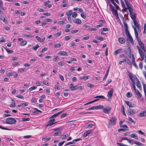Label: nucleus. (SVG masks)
Listing matches in <instances>:
<instances>
[{"instance_id": "61", "label": "nucleus", "mask_w": 146, "mask_h": 146, "mask_svg": "<svg viewBox=\"0 0 146 146\" xmlns=\"http://www.w3.org/2000/svg\"><path fill=\"white\" fill-rule=\"evenodd\" d=\"M41 83H41V82H40V81H38L36 82V84L37 86H39L40 85Z\"/></svg>"}, {"instance_id": "11", "label": "nucleus", "mask_w": 146, "mask_h": 146, "mask_svg": "<svg viewBox=\"0 0 146 146\" xmlns=\"http://www.w3.org/2000/svg\"><path fill=\"white\" fill-rule=\"evenodd\" d=\"M118 40L119 42L121 44H123L124 43L125 41V39L123 37H120L119 38Z\"/></svg>"}, {"instance_id": "46", "label": "nucleus", "mask_w": 146, "mask_h": 146, "mask_svg": "<svg viewBox=\"0 0 146 146\" xmlns=\"http://www.w3.org/2000/svg\"><path fill=\"white\" fill-rule=\"evenodd\" d=\"M117 144L120 146H127V145H124L123 143H117Z\"/></svg>"}, {"instance_id": "51", "label": "nucleus", "mask_w": 146, "mask_h": 146, "mask_svg": "<svg viewBox=\"0 0 146 146\" xmlns=\"http://www.w3.org/2000/svg\"><path fill=\"white\" fill-rule=\"evenodd\" d=\"M139 66L140 67V68L142 69L143 68V63L142 62V61H141L139 62Z\"/></svg>"}, {"instance_id": "25", "label": "nucleus", "mask_w": 146, "mask_h": 146, "mask_svg": "<svg viewBox=\"0 0 146 146\" xmlns=\"http://www.w3.org/2000/svg\"><path fill=\"white\" fill-rule=\"evenodd\" d=\"M39 46L38 44H36L35 46L32 47V49L35 51H36L38 48L39 47Z\"/></svg>"}, {"instance_id": "36", "label": "nucleus", "mask_w": 146, "mask_h": 146, "mask_svg": "<svg viewBox=\"0 0 146 146\" xmlns=\"http://www.w3.org/2000/svg\"><path fill=\"white\" fill-rule=\"evenodd\" d=\"M109 6L110 7V9H111V11H114V10H115L114 7L112 5H111V3H110Z\"/></svg>"}, {"instance_id": "44", "label": "nucleus", "mask_w": 146, "mask_h": 146, "mask_svg": "<svg viewBox=\"0 0 146 146\" xmlns=\"http://www.w3.org/2000/svg\"><path fill=\"white\" fill-rule=\"evenodd\" d=\"M128 10H129V12L130 14H135L134 13L133 11V10L132 8H131L130 9H128Z\"/></svg>"}, {"instance_id": "49", "label": "nucleus", "mask_w": 146, "mask_h": 146, "mask_svg": "<svg viewBox=\"0 0 146 146\" xmlns=\"http://www.w3.org/2000/svg\"><path fill=\"white\" fill-rule=\"evenodd\" d=\"M5 48L7 52L9 54L12 53L13 52V51L12 50H9Z\"/></svg>"}, {"instance_id": "23", "label": "nucleus", "mask_w": 146, "mask_h": 146, "mask_svg": "<svg viewBox=\"0 0 146 146\" xmlns=\"http://www.w3.org/2000/svg\"><path fill=\"white\" fill-rule=\"evenodd\" d=\"M135 92L136 93L137 96L139 98H140L141 97L142 95L138 90H136Z\"/></svg>"}, {"instance_id": "1", "label": "nucleus", "mask_w": 146, "mask_h": 146, "mask_svg": "<svg viewBox=\"0 0 146 146\" xmlns=\"http://www.w3.org/2000/svg\"><path fill=\"white\" fill-rule=\"evenodd\" d=\"M133 28L135 31V37L137 38V40L139 45L140 47L142 48L145 47V45L143 43L141 42V40L138 37V34L136 28L133 27Z\"/></svg>"}, {"instance_id": "53", "label": "nucleus", "mask_w": 146, "mask_h": 146, "mask_svg": "<svg viewBox=\"0 0 146 146\" xmlns=\"http://www.w3.org/2000/svg\"><path fill=\"white\" fill-rule=\"evenodd\" d=\"M77 14L76 13V12H74L72 15V17L73 18H75L77 17Z\"/></svg>"}, {"instance_id": "6", "label": "nucleus", "mask_w": 146, "mask_h": 146, "mask_svg": "<svg viewBox=\"0 0 146 146\" xmlns=\"http://www.w3.org/2000/svg\"><path fill=\"white\" fill-rule=\"evenodd\" d=\"M128 113L130 115H135L137 113L136 110L131 108H129L127 110Z\"/></svg>"}, {"instance_id": "43", "label": "nucleus", "mask_w": 146, "mask_h": 146, "mask_svg": "<svg viewBox=\"0 0 146 146\" xmlns=\"http://www.w3.org/2000/svg\"><path fill=\"white\" fill-rule=\"evenodd\" d=\"M128 10H129V12L130 14H135L134 13L133 11V10L132 8H131L130 9H128Z\"/></svg>"}, {"instance_id": "39", "label": "nucleus", "mask_w": 146, "mask_h": 146, "mask_svg": "<svg viewBox=\"0 0 146 146\" xmlns=\"http://www.w3.org/2000/svg\"><path fill=\"white\" fill-rule=\"evenodd\" d=\"M81 16L84 19H85L86 17V14L85 13H82L81 14Z\"/></svg>"}, {"instance_id": "64", "label": "nucleus", "mask_w": 146, "mask_h": 146, "mask_svg": "<svg viewBox=\"0 0 146 146\" xmlns=\"http://www.w3.org/2000/svg\"><path fill=\"white\" fill-rule=\"evenodd\" d=\"M97 39L98 40H101L102 41H103L104 40V38L102 36L98 37Z\"/></svg>"}, {"instance_id": "18", "label": "nucleus", "mask_w": 146, "mask_h": 146, "mask_svg": "<svg viewBox=\"0 0 146 146\" xmlns=\"http://www.w3.org/2000/svg\"><path fill=\"white\" fill-rule=\"evenodd\" d=\"M15 102L13 99H12L11 104L10 105V107L11 108H13L15 107Z\"/></svg>"}, {"instance_id": "16", "label": "nucleus", "mask_w": 146, "mask_h": 146, "mask_svg": "<svg viewBox=\"0 0 146 146\" xmlns=\"http://www.w3.org/2000/svg\"><path fill=\"white\" fill-rule=\"evenodd\" d=\"M129 137L131 138H133L136 139H137L138 138L137 135L134 133L131 134L129 135Z\"/></svg>"}, {"instance_id": "17", "label": "nucleus", "mask_w": 146, "mask_h": 146, "mask_svg": "<svg viewBox=\"0 0 146 146\" xmlns=\"http://www.w3.org/2000/svg\"><path fill=\"white\" fill-rule=\"evenodd\" d=\"M128 38L127 39V40H128V39L129 40L130 42L133 45L134 44V42L133 41V39L132 38V37L131 36V35H130V36H129L128 37Z\"/></svg>"}, {"instance_id": "48", "label": "nucleus", "mask_w": 146, "mask_h": 146, "mask_svg": "<svg viewBox=\"0 0 146 146\" xmlns=\"http://www.w3.org/2000/svg\"><path fill=\"white\" fill-rule=\"evenodd\" d=\"M125 31L126 32V35L127 37L130 36V35H131L128 29L125 30Z\"/></svg>"}, {"instance_id": "42", "label": "nucleus", "mask_w": 146, "mask_h": 146, "mask_svg": "<svg viewBox=\"0 0 146 146\" xmlns=\"http://www.w3.org/2000/svg\"><path fill=\"white\" fill-rule=\"evenodd\" d=\"M143 90L144 91V92L145 95L146 96V84H143Z\"/></svg>"}, {"instance_id": "12", "label": "nucleus", "mask_w": 146, "mask_h": 146, "mask_svg": "<svg viewBox=\"0 0 146 146\" xmlns=\"http://www.w3.org/2000/svg\"><path fill=\"white\" fill-rule=\"evenodd\" d=\"M63 111H61L59 112L56 113H55V114H54L52 115L50 118V119L54 117H56L58 115H59L60 114H61L63 112Z\"/></svg>"}, {"instance_id": "60", "label": "nucleus", "mask_w": 146, "mask_h": 146, "mask_svg": "<svg viewBox=\"0 0 146 146\" xmlns=\"http://www.w3.org/2000/svg\"><path fill=\"white\" fill-rule=\"evenodd\" d=\"M96 110L95 108V106H93L92 107L90 108H89L88 109V110Z\"/></svg>"}, {"instance_id": "58", "label": "nucleus", "mask_w": 146, "mask_h": 146, "mask_svg": "<svg viewBox=\"0 0 146 146\" xmlns=\"http://www.w3.org/2000/svg\"><path fill=\"white\" fill-rule=\"evenodd\" d=\"M94 125L92 124H89L86 125V128L90 127L91 128Z\"/></svg>"}, {"instance_id": "27", "label": "nucleus", "mask_w": 146, "mask_h": 146, "mask_svg": "<svg viewBox=\"0 0 146 146\" xmlns=\"http://www.w3.org/2000/svg\"><path fill=\"white\" fill-rule=\"evenodd\" d=\"M96 110L102 109L104 108V106L103 105H99L95 106Z\"/></svg>"}, {"instance_id": "33", "label": "nucleus", "mask_w": 146, "mask_h": 146, "mask_svg": "<svg viewBox=\"0 0 146 146\" xmlns=\"http://www.w3.org/2000/svg\"><path fill=\"white\" fill-rule=\"evenodd\" d=\"M37 88V87L36 86H32L28 90V91L29 92H31L33 90L36 89Z\"/></svg>"}, {"instance_id": "24", "label": "nucleus", "mask_w": 146, "mask_h": 146, "mask_svg": "<svg viewBox=\"0 0 146 146\" xmlns=\"http://www.w3.org/2000/svg\"><path fill=\"white\" fill-rule=\"evenodd\" d=\"M139 117H144L146 116V114H145L144 111H141L139 115Z\"/></svg>"}, {"instance_id": "10", "label": "nucleus", "mask_w": 146, "mask_h": 146, "mask_svg": "<svg viewBox=\"0 0 146 146\" xmlns=\"http://www.w3.org/2000/svg\"><path fill=\"white\" fill-rule=\"evenodd\" d=\"M113 89L111 88L108 92L107 96L109 98H111L113 95Z\"/></svg>"}, {"instance_id": "63", "label": "nucleus", "mask_w": 146, "mask_h": 146, "mask_svg": "<svg viewBox=\"0 0 146 146\" xmlns=\"http://www.w3.org/2000/svg\"><path fill=\"white\" fill-rule=\"evenodd\" d=\"M47 50V48L45 47V48H43L42 49V50L41 51V52H42L43 53L44 52H45Z\"/></svg>"}, {"instance_id": "40", "label": "nucleus", "mask_w": 146, "mask_h": 146, "mask_svg": "<svg viewBox=\"0 0 146 146\" xmlns=\"http://www.w3.org/2000/svg\"><path fill=\"white\" fill-rule=\"evenodd\" d=\"M138 132L140 134L144 136H146L145 133L144 132H143L141 130H139L138 131Z\"/></svg>"}, {"instance_id": "59", "label": "nucleus", "mask_w": 146, "mask_h": 146, "mask_svg": "<svg viewBox=\"0 0 146 146\" xmlns=\"http://www.w3.org/2000/svg\"><path fill=\"white\" fill-rule=\"evenodd\" d=\"M134 143L136 144V145H140V146L142 145V144L141 143V142H135V141Z\"/></svg>"}, {"instance_id": "47", "label": "nucleus", "mask_w": 146, "mask_h": 146, "mask_svg": "<svg viewBox=\"0 0 146 146\" xmlns=\"http://www.w3.org/2000/svg\"><path fill=\"white\" fill-rule=\"evenodd\" d=\"M1 19L2 20L3 22H4L5 23H7V21L6 19L4 17H2L1 18Z\"/></svg>"}, {"instance_id": "62", "label": "nucleus", "mask_w": 146, "mask_h": 146, "mask_svg": "<svg viewBox=\"0 0 146 146\" xmlns=\"http://www.w3.org/2000/svg\"><path fill=\"white\" fill-rule=\"evenodd\" d=\"M78 30H75L72 31L71 32L72 34H74L78 32Z\"/></svg>"}, {"instance_id": "32", "label": "nucleus", "mask_w": 146, "mask_h": 146, "mask_svg": "<svg viewBox=\"0 0 146 146\" xmlns=\"http://www.w3.org/2000/svg\"><path fill=\"white\" fill-rule=\"evenodd\" d=\"M27 43V42L26 41H23L20 43V45L21 46H24L26 45Z\"/></svg>"}, {"instance_id": "30", "label": "nucleus", "mask_w": 146, "mask_h": 146, "mask_svg": "<svg viewBox=\"0 0 146 146\" xmlns=\"http://www.w3.org/2000/svg\"><path fill=\"white\" fill-rule=\"evenodd\" d=\"M125 102L126 103V104L127 105V106H128L129 107H133L131 105V102H129V101H125Z\"/></svg>"}, {"instance_id": "19", "label": "nucleus", "mask_w": 146, "mask_h": 146, "mask_svg": "<svg viewBox=\"0 0 146 146\" xmlns=\"http://www.w3.org/2000/svg\"><path fill=\"white\" fill-rule=\"evenodd\" d=\"M133 23L135 26L137 28L138 30L139 29V26L137 21L136 20H134L133 21Z\"/></svg>"}, {"instance_id": "4", "label": "nucleus", "mask_w": 146, "mask_h": 146, "mask_svg": "<svg viewBox=\"0 0 146 146\" xmlns=\"http://www.w3.org/2000/svg\"><path fill=\"white\" fill-rule=\"evenodd\" d=\"M137 48L138 50V52L142 60H143L144 59L145 55L144 54L142 50L140 47L138 46H137Z\"/></svg>"}, {"instance_id": "55", "label": "nucleus", "mask_w": 146, "mask_h": 146, "mask_svg": "<svg viewBox=\"0 0 146 146\" xmlns=\"http://www.w3.org/2000/svg\"><path fill=\"white\" fill-rule=\"evenodd\" d=\"M0 128L2 129H5L6 130H11V129L7 128L6 127H2L0 125Z\"/></svg>"}, {"instance_id": "2", "label": "nucleus", "mask_w": 146, "mask_h": 146, "mask_svg": "<svg viewBox=\"0 0 146 146\" xmlns=\"http://www.w3.org/2000/svg\"><path fill=\"white\" fill-rule=\"evenodd\" d=\"M17 122L16 120L14 118L9 117L6 119V123L8 124H15Z\"/></svg>"}, {"instance_id": "41", "label": "nucleus", "mask_w": 146, "mask_h": 146, "mask_svg": "<svg viewBox=\"0 0 146 146\" xmlns=\"http://www.w3.org/2000/svg\"><path fill=\"white\" fill-rule=\"evenodd\" d=\"M61 45L60 44H56L54 45L55 48H58L60 47Z\"/></svg>"}, {"instance_id": "56", "label": "nucleus", "mask_w": 146, "mask_h": 146, "mask_svg": "<svg viewBox=\"0 0 146 146\" xmlns=\"http://www.w3.org/2000/svg\"><path fill=\"white\" fill-rule=\"evenodd\" d=\"M0 128L2 129H5L6 130H11V129L7 128L6 127H2L0 125Z\"/></svg>"}, {"instance_id": "28", "label": "nucleus", "mask_w": 146, "mask_h": 146, "mask_svg": "<svg viewBox=\"0 0 146 146\" xmlns=\"http://www.w3.org/2000/svg\"><path fill=\"white\" fill-rule=\"evenodd\" d=\"M72 13V10H70L68 11L66 13L67 16H71Z\"/></svg>"}, {"instance_id": "57", "label": "nucleus", "mask_w": 146, "mask_h": 146, "mask_svg": "<svg viewBox=\"0 0 146 146\" xmlns=\"http://www.w3.org/2000/svg\"><path fill=\"white\" fill-rule=\"evenodd\" d=\"M112 12L115 15H117V14H118L117 10L115 9L113 11H112Z\"/></svg>"}, {"instance_id": "34", "label": "nucleus", "mask_w": 146, "mask_h": 146, "mask_svg": "<svg viewBox=\"0 0 146 146\" xmlns=\"http://www.w3.org/2000/svg\"><path fill=\"white\" fill-rule=\"evenodd\" d=\"M130 17L132 19L133 21L134 20H136V16L135 14H130Z\"/></svg>"}, {"instance_id": "15", "label": "nucleus", "mask_w": 146, "mask_h": 146, "mask_svg": "<svg viewBox=\"0 0 146 146\" xmlns=\"http://www.w3.org/2000/svg\"><path fill=\"white\" fill-rule=\"evenodd\" d=\"M121 3L122 8L123 9L124 11L125 12L127 11L126 7L122 0L121 1Z\"/></svg>"}, {"instance_id": "5", "label": "nucleus", "mask_w": 146, "mask_h": 146, "mask_svg": "<svg viewBox=\"0 0 146 146\" xmlns=\"http://www.w3.org/2000/svg\"><path fill=\"white\" fill-rule=\"evenodd\" d=\"M102 109H103V112L109 114L110 112L111 108L109 106H108L107 108H105V106H104V108Z\"/></svg>"}, {"instance_id": "9", "label": "nucleus", "mask_w": 146, "mask_h": 146, "mask_svg": "<svg viewBox=\"0 0 146 146\" xmlns=\"http://www.w3.org/2000/svg\"><path fill=\"white\" fill-rule=\"evenodd\" d=\"M124 1L127 7H126L127 10V9H129L132 8V5L130 4L127 0H124Z\"/></svg>"}, {"instance_id": "31", "label": "nucleus", "mask_w": 146, "mask_h": 146, "mask_svg": "<svg viewBox=\"0 0 146 146\" xmlns=\"http://www.w3.org/2000/svg\"><path fill=\"white\" fill-rule=\"evenodd\" d=\"M94 98H99L100 99H105V97L103 96H98L94 97Z\"/></svg>"}, {"instance_id": "45", "label": "nucleus", "mask_w": 146, "mask_h": 146, "mask_svg": "<svg viewBox=\"0 0 146 146\" xmlns=\"http://www.w3.org/2000/svg\"><path fill=\"white\" fill-rule=\"evenodd\" d=\"M30 120L29 118H22V120L23 121H29Z\"/></svg>"}, {"instance_id": "14", "label": "nucleus", "mask_w": 146, "mask_h": 146, "mask_svg": "<svg viewBox=\"0 0 146 146\" xmlns=\"http://www.w3.org/2000/svg\"><path fill=\"white\" fill-rule=\"evenodd\" d=\"M111 3L115 6V8L118 10H120V9L119 6L113 0H110Z\"/></svg>"}, {"instance_id": "29", "label": "nucleus", "mask_w": 146, "mask_h": 146, "mask_svg": "<svg viewBox=\"0 0 146 146\" xmlns=\"http://www.w3.org/2000/svg\"><path fill=\"white\" fill-rule=\"evenodd\" d=\"M128 76L131 80L133 79V78L134 79V76H135V75H133V74L131 73H129Z\"/></svg>"}, {"instance_id": "37", "label": "nucleus", "mask_w": 146, "mask_h": 146, "mask_svg": "<svg viewBox=\"0 0 146 146\" xmlns=\"http://www.w3.org/2000/svg\"><path fill=\"white\" fill-rule=\"evenodd\" d=\"M33 109L35 110V111H33V113H34V114H37L38 113V110L37 109L35 108H33Z\"/></svg>"}, {"instance_id": "7", "label": "nucleus", "mask_w": 146, "mask_h": 146, "mask_svg": "<svg viewBox=\"0 0 146 146\" xmlns=\"http://www.w3.org/2000/svg\"><path fill=\"white\" fill-rule=\"evenodd\" d=\"M134 79L136 80L137 82L136 84L139 90H141V83L136 76H134Z\"/></svg>"}, {"instance_id": "3", "label": "nucleus", "mask_w": 146, "mask_h": 146, "mask_svg": "<svg viewBox=\"0 0 146 146\" xmlns=\"http://www.w3.org/2000/svg\"><path fill=\"white\" fill-rule=\"evenodd\" d=\"M117 118L115 117H112L109 120V124L111 125H114L116 124Z\"/></svg>"}, {"instance_id": "20", "label": "nucleus", "mask_w": 146, "mask_h": 146, "mask_svg": "<svg viewBox=\"0 0 146 146\" xmlns=\"http://www.w3.org/2000/svg\"><path fill=\"white\" fill-rule=\"evenodd\" d=\"M58 53L61 56H68L67 53L64 51H60Z\"/></svg>"}, {"instance_id": "54", "label": "nucleus", "mask_w": 146, "mask_h": 146, "mask_svg": "<svg viewBox=\"0 0 146 146\" xmlns=\"http://www.w3.org/2000/svg\"><path fill=\"white\" fill-rule=\"evenodd\" d=\"M23 35L25 36L26 37H27L32 38V35L31 34H30V35H27V34H25Z\"/></svg>"}, {"instance_id": "26", "label": "nucleus", "mask_w": 146, "mask_h": 146, "mask_svg": "<svg viewBox=\"0 0 146 146\" xmlns=\"http://www.w3.org/2000/svg\"><path fill=\"white\" fill-rule=\"evenodd\" d=\"M122 50V49L120 48L116 50L114 52V54L115 55H116L117 54L119 53L120 52L121 50Z\"/></svg>"}, {"instance_id": "8", "label": "nucleus", "mask_w": 146, "mask_h": 146, "mask_svg": "<svg viewBox=\"0 0 146 146\" xmlns=\"http://www.w3.org/2000/svg\"><path fill=\"white\" fill-rule=\"evenodd\" d=\"M54 121L55 119H54L50 120L48 122L46 126H50L57 123V122H55Z\"/></svg>"}, {"instance_id": "22", "label": "nucleus", "mask_w": 146, "mask_h": 146, "mask_svg": "<svg viewBox=\"0 0 146 146\" xmlns=\"http://www.w3.org/2000/svg\"><path fill=\"white\" fill-rule=\"evenodd\" d=\"M110 68V66H109L108 67V69L107 70V72H106V74H105V76H104V78L103 80H106V78H107V76H108V73H109V71Z\"/></svg>"}, {"instance_id": "50", "label": "nucleus", "mask_w": 146, "mask_h": 146, "mask_svg": "<svg viewBox=\"0 0 146 146\" xmlns=\"http://www.w3.org/2000/svg\"><path fill=\"white\" fill-rule=\"evenodd\" d=\"M126 62L127 64H128L130 65H131L132 63H131V61L128 58H127V60Z\"/></svg>"}, {"instance_id": "52", "label": "nucleus", "mask_w": 146, "mask_h": 146, "mask_svg": "<svg viewBox=\"0 0 146 146\" xmlns=\"http://www.w3.org/2000/svg\"><path fill=\"white\" fill-rule=\"evenodd\" d=\"M36 38L38 40V41L41 43V39L38 36H36Z\"/></svg>"}, {"instance_id": "38", "label": "nucleus", "mask_w": 146, "mask_h": 146, "mask_svg": "<svg viewBox=\"0 0 146 146\" xmlns=\"http://www.w3.org/2000/svg\"><path fill=\"white\" fill-rule=\"evenodd\" d=\"M132 96V93H131L129 92H127L126 94V96L127 98H130Z\"/></svg>"}, {"instance_id": "21", "label": "nucleus", "mask_w": 146, "mask_h": 146, "mask_svg": "<svg viewBox=\"0 0 146 146\" xmlns=\"http://www.w3.org/2000/svg\"><path fill=\"white\" fill-rule=\"evenodd\" d=\"M73 21L78 24H80L82 23L81 21L79 19H76L74 20Z\"/></svg>"}, {"instance_id": "13", "label": "nucleus", "mask_w": 146, "mask_h": 146, "mask_svg": "<svg viewBox=\"0 0 146 146\" xmlns=\"http://www.w3.org/2000/svg\"><path fill=\"white\" fill-rule=\"evenodd\" d=\"M90 78V77L89 75H88L86 76H81L80 77V79L81 80H86Z\"/></svg>"}, {"instance_id": "35", "label": "nucleus", "mask_w": 146, "mask_h": 146, "mask_svg": "<svg viewBox=\"0 0 146 146\" xmlns=\"http://www.w3.org/2000/svg\"><path fill=\"white\" fill-rule=\"evenodd\" d=\"M61 133V132L60 131L56 132L53 135L56 136L60 135Z\"/></svg>"}]
</instances>
